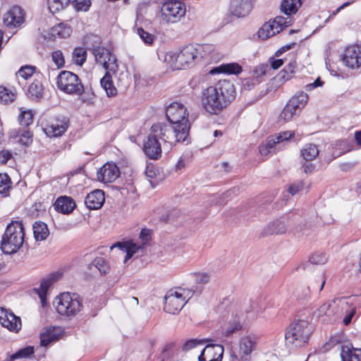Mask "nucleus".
<instances>
[{
	"mask_svg": "<svg viewBox=\"0 0 361 361\" xmlns=\"http://www.w3.org/2000/svg\"><path fill=\"white\" fill-rule=\"evenodd\" d=\"M257 339L255 336H247L243 337L240 341V361L250 360V355L256 348Z\"/></svg>",
	"mask_w": 361,
	"mask_h": 361,
	"instance_id": "4be33fe9",
	"label": "nucleus"
},
{
	"mask_svg": "<svg viewBox=\"0 0 361 361\" xmlns=\"http://www.w3.org/2000/svg\"><path fill=\"white\" fill-rule=\"evenodd\" d=\"M259 82L260 80L259 79H255L252 76L251 78H245L243 82V85L245 90H250Z\"/></svg>",
	"mask_w": 361,
	"mask_h": 361,
	"instance_id": "4d7b16f0",
	"label": "nucleus"
},
{
	"mask_svg": "<svg viewBox=\"0 0 361 361\" xmlns=\"http://www.w3.org/2000/svg\"><path fill=\"white\" fill-rule=\"evenodd\" d=\"M71 0H48V7L52 13L59 12L66 7Z\"/></svg>",
	"mask_w": 361,
	"mask_h": 361,
	"instance_id": "4c0bfd02",
	"label": "nucleus"
},
{
	"mask_svg": "<svg viewBox=\"0 0 361 361\" xmlns=\"http://www.w3.org/2000/svg\"><path fill=\"white\" fill-rule=\"evenodd\" d=\"M51 56L53 61L59 68L64 66L65 61L61 51L57 50L54 51Z\"/></svg>",
	"mask_w": 361,
	"mask_h": 361,
	"instance_id": "5fc2aeb1",
	"label": "nucleus"
},
{
	"mask_svg": "<svg viewBox=\"0 0 361 361\" xmlns=\"http://www.w3.org/2000/svg\"><path fill=\"white\" fill-rule=\"evenodd\" d=\"M92 263L102 274H106L109 271L110 267L107 262L103 257L95 258Z\"/></svg>",
	"mask_w": 361,
	"mask_h": 361,
	"instance_id": "a18cd8bd",
	"label": "nucleus"
},
{
	"mask_svg": "<svg viewBox=\"0 0 361 361\" xmlns=\"http://www.w3.org/2000/svg\"><path fill=\"white\" fill-rule=\"evenodd\" d=\"M301 5L300 0H283L281 10L284 14L290 17L291 14L295 13L298 11Z\"/></svg>",
	"mask_w": 361,
	"mask_h": 361,
	"instance_id": "473e14b6",
	"label": "nucleus"
},
{
	"mask_svg": "<svg viewBox=\"0 0 361 361\" xmlns=\"http://www.w3.org/2000/svg\"><path fill=\"white\" fill-rule=\"evenodd\" d=\"M224 347L219 344H207L198 357V361H221Z\"/></svg>",
	"mask_w": 361,
	"mask_h": 361,
	"instance_id": "aec40b11",
	"label": "nucleus"
},
{
	"mask_svg": "<svg viewBox=\"0 0 361 361\" xmlns=\"http://www.w3.org/2000/svg\"><path fill=\"white\" fill-rule=\"evenodd\" d=\"M325 284V280L324 279L323 276H319L318 278V283H316L314 284H312V288L313 289H318L319 291H321L323 288H324V286Z\"/></svg>",
	"mask_w": 361,
	"mask_h": 361,
	"instance_id": "0e129e2a",
	"label": "nucleus"
},
{
	"mask_svg": "<svg viewBox=\"0 0 361 361\" xmlns=\"http://www.w3.org/2000/svg\"><path fill=\"white\" fill-rule=\"evenodd\" d=\"M74 3L78 11H87L91 6V0H75Z\"/></svg>",
	"mask_w": 361,
	"mask_h": 361,
	"instance_id": "864d4df0",
	"label": "nucleus"
},
{
	"mask_svg": "<svg viewBox=\"0 0 361 361\" xmlns=\"http://www.w3.org/2000/svg\"><path fill=\"white\" fill-rule=\"evenodd\" d=\"M243 71L242 67L237 63H231L222 64L213 68L210 73H227V74H238Z\"/></svg>",
	"mask_w": 361,
	"mask_h": 361,
	"instance_id": "7c9ffc66",
	"label": "nucleus"
},
{
	"mask_svg": "<svg viewBox=\"0 0 361 361\" xmlns=\"http://www.w3.org/2000/svg\"><path fill=\"white\" fill-rule=\"evenodd\" d=\"M56 209L63 214H70L75 207L74 200L66 196H61L57 198L54 204Z\"/></svg>",
	"mask_w": 361,
	"mask_h": 361,
	"instance_id": "c85d7f7f",
	"label": "nucleus"
},
{
	"mask_svg": "<svg viewBox=\"0 0 361 361\" xmlns=\"http://www.w3.org/2000/svg\"><path fill=\"white\" fill-rule=\"evenodd\" d=\"M303 187H304L303 183L302 181H299L296 183L291 185L289 187L288 191L292 195H294L298 194L300 191L302 190Z\"/></svg>",
	"mask_w": 361,
	"mask_h": 361,
	"instance_id": "680f3d73",
	"label": "nucleus"
},
{
	"mask_svg": "<svg viewBox=\"0 0 361 361\" xmlns=\"http://www.w3.org/2000/svg\"><path fill=\"white\" fill-rule=\"evenodd\" d=\"M210 281V276L207 273H199L195 276V281L197 284L205 285Z\"/></svg>",
	"mask_w": 361,
	"mask_h": 361,
	"instance_id": "bf43d9fd",
	"label": "nucleus"
},
{
	"mask_svg": "<svg viewBox=\"0 0 361 361\" xmlns=\"http://www.w3.org/2000/svg\"><path fill=\"white\" fill-rule=\"evenodd\" d=\"M15 97L16 95L13 92L4 87H0V102L8 104L13 102L15 99Z\"/></svg>",
	"mask_w": 361,
	"mask_h": 361,
	"instance_id": "79ce46f5",
	"label": "nucleus"
},
{
	"mask_svg": "<svg viewBox=\"0 0 361 361\" xmlns=\"http://www.w3.org/2000/svg\"><path fill=\"white\" fill-rule=\"evenodd\" d=\"M139 238L141 240V245L134 243L133 240H128L123 243H116L111 247L113 250L115 247L119 248L123 252H126L124 262L130 259L135 253L142 252L145 245L150 240V230L143 228L140 231Z\"/></svg>",
	"mask_w": 361,
	"mask_h": 361,
	"instance_id": "9b49d317",
	"label": "nucleus"
},
{
	"mask_svg": "<svg viewBox=\"0 0 361 361\" xmlns=\"http://www.w3.org/2000/svg\"><path fill=\"white\" fill-rule=\"evenodd\" d=\"M111 72L110 71H106V74L100 80L101 85L108 97L115 96L117 94L116 88L113 84Z\"/></svg>",
	"mask_w": 361,
	"mask_h": 361,
	"instance_id": "2f4dec72",
	"label": "nucleus"
},
{
	"mask_svg": "<svg viewBox=\"0 0 361 361\" xmlns=\"http://www.w3.org/2000/svg\"><path fill=\"white\" fill-rule=\"evenodd\" d=\"M209 340H196V339H191V340H189L188 341H186L183 347H182V350L183 351H188L193 348H195L197 344H202L204 342H207L209 341Z\"/></svg>",
	"mask_w": 361,
	"mask_h": 361,
	"instance_id": "6e6d98bb",
	"label": "nucleus"
},
{
	"mask_svg": "<svg viewBox=\"0 0 361 361\" xmlns=\"http://www.w3.org/2000/svg\"><path fill=\"white\" fill-rule=\"evenodd\" d=\"M137 32L142 40L147 44H152L154 41V35L145 31L142 27L137 30Z\"/></svg>",
	"mask_w": 361,
	"mask_h": 361,
	"instance_id": "3c124183",
	"label": "nucleus"
},
{
	"mask_svg": "<svg viewBox=\"0 0 361 361\" xmlns=\"http://www.w3.org/2000/svg\"><path fill=\"white\" fill-rule=\"evenodd\" d=\"M43 87L42 83L38 80H35L30 84L28 88V94L31 97L39 99L42 97Z\"/></svg>",
	"mask_w": 361,
	"mask_h": 361,
	"instance_id": "ea45409f",
	"label": "nucleus"
},
{
	"mask_svg": "<svg viewBox=\"0 0 361 361\" xmlns=\"http://www.w3.org/2000/svg\"><path fill=\"white\" fill-rule=\"evenodd\" d=\"M35 68V66H25L19 69L17 74L25 80H27L33 75Z\"/></svg>",
	"mask_w": 361,
	"mask_h": 361,
	"instance_id": "8fccbe9b",
	"label": "nucleus"
},
{
	"mask_svg": "<svg viewBox=\"0 0 361 361\" xmlns=\"http://www.w3.org/2000/svg\"><path fill=\"white\" fill-rule=\"evenodd\" d=\"M290 24V17L276 16L274 20L265 23L262 25L258 31V36L262 39H266L279 33L284 27H288Z\"/></svg>",
	"mask_w": 361,
	"mask_h": 361,
	"instance_id": "f8f14e48",
	"label": "nucleus"
},
{
	"mask_svg": "<svg viewBox=\"0 0 361 361\" xmlns=\"http://www.w3.org/2000/svg\"><path fill=\"white\" fill-rule=\"evenodd\" d=\"M201 292L202 288H199L197 287L195 290L179 288L178 290V295H181V298L183 300H184V301H188L190 298H192L194 293L200 294Z\"/></svg>",
	"mask_w": 361,
	"mask_h": 361,
	"instance_id": "09e8293b",
	"label": "nucleus"
},
{
	"mask_svg": "<svg viewBox=\"0 0 361 361\" xmlns=\"http://www.w3.org/2000/svg\"><path fill=\"white\" fill-rule=\"evenodd\" d=\"M295 135L294 131H283L278 134H276V139L280 141V142L288 141L289 139L293 137Z\"/></svg>",
	"mask_w": 361,
	"mask_h": 361,
	"instance_id": "052dcab7",
	"label": "nucleus"
},
{
	"mask_svg": "<svg viewBox=\"0 0 361 361\" xmlns=\"http://www.w3.org/2000/svg\"><path fill=\"white\" fill-rule=\"evenodd\" d=\"M59 277V274H53L50 275L49 278L44 279L41 282L39 288L36 289L43 306L47 303V293L49 287L52 285L53 283L56 281Z\"/></svg>",
	"mask_w": 361,
	"mask_h": 361,
	"instance_id": "cd10ccee",
	"label": "nucleus"
},
{
	"mask_svg": "<svg viewBox=\"0 0 361 361\" xmlns=\"http://www.w3.org/2000/svg\"><path fill=\"white\" fill-rule=\"evenodd\" d=\"M71 32V29L70 26L63 23H59L51 29V35L55 37L66 38L70 36Z\"/></svg>",
	"mask_w": 361,
	"mask_h": 361,
	"instance_id": "e433bc0d",
	"label": "nucleus"
},
{
	"mask_svg": "<svg viewBox=\"0 0 361 361\" xmlns=\"http://www.w3.org/2000/svg\"><path fill=\"white\" fill-rule=\"evenodd\" d=\"M287 230V223L284 219H279L269 223L264 228L262 235L283 234Z\"/></svg>",
	"mask_w": 361,
	"mask_h": 361,
	"instance_id": "bb28decb",
	"label": "nucleus"
},
{
	"mask_svg": "<svg viewBox=\"0 0 361 361\" xmlns=\"http://www.w3.org/2000/svg\"><path fill=\"white\" fill-rule=\"evenodd\" d=\"M24 228L21 221H12L6 227L2 236L1 249L4 253H16L24 242Z\"/></svg>",
	"mask_w": 361,
	"mask_h": 361,
	"instance_id": "39448f33",
	"label": "nucleus"
},
{
	"mask_svg": "<svg viewBox=\"0 0 361 361\" xmlns=\"http://www.w3.org/2000/svg\"><path fill=\"white\" fill-rule=\"evenodd\" d=\"M34 353L33 347L28 346L22 349H20L16 353L11 355L8 359V361H13L19 358H25L30 356Z\"/></svg>",
	"mask_w": 361,
	"mask_h": 361,
	"instance_id": "a19ab883",
	"label": "nucleus"
},
{
	"mask_svg": "<svg viewBox=\"0 0 361 361\" xmlns=\"http://www.w3.org/2000/svg\"><path fill=\"white\" fill-rule=\"evenodd\" d=\"M251 9L252 5L249 0H232L231 2V12L238 18L248 15Z\"/></svg>",
	"mask_w": 361,
	"mask_h": 361,
	"instance_id": "a878e982",
	"label": "nucleus"
},
{
	"mask_svg": "<svg viewBox=\"0 0 361 361\" xmlns=\"http://www.w3.org/2000/svg\"><path fill=\"white\" fill-rule=\"evenodd\" d=\"M341 361H361V348H354L351 343L338 344Z\"/></svg>",
	"mask_w": 361,
	"mask_h": 361,
	"instance_id": "5701e85b",
	"label": "nucleus"
},
{
	"mask_svg": "<svg viewBox=\"0 0 361 361\" xmlns=\"http://www.w3.org/2000/svg\"><path fill=\"white\" fill-rule=\"evenodd\" d=\"M61 334V330L59 327L47 329L45 332L40 335V344L42 346H47L51 343L56 341Z\"/></svg>",
	"mask_w": 361,
	"mask_h": 361,
	"instance_id": "c756f323",
	"label": "nucleus"
},
{
	"mask_svg": "<svg viewBox=\"0 0 361 361\" xmlns=\"http://www.w3.org/2000/svg\"><path fill=\"white\" fill-rule=\"evenodd\" d=\"M18 136V142L23 145L28 146L32 142V133L28 130H19Z\"/></svg>",
	"mask_w": 361,
	"mask_h": 361,
	"instance_id": "c03bdc74",
	"label": "nucleus"
},
{
	"mask_svg": "<svg viewBox=\"0 0 361 361\" xmlns=\"http://www.w3.org/2000/svg\"><path fill=\"white\" fill-rule=\"evenodd\" d=\"M309 97L304 92H299L293 96L280 114V118L284 121H290L294 116L299 115L301 110L307 103Z\"/></svg>",
	"mask_w": 361,
	"mask_h": 361,
	"instance_id": "9d476101",
	"label": "nucleus"
},
{
	"mask_svg": "<svg viewBox=\"0 0 361 361\" xmlns=\"http://www.w3.org/2000/svg\"><path fill=\"white\" fill-rule=\"evenodd\" d=\"M343 301V299H338L324 302L314 312V317L324 322L330 321L336 314L335 307L338 306V302Z\"/></svg>",
	"mask_w": 361,
	"mask_h": 361,
	"instance_id": "6ab92c4d",
	"label": "nucleus"
},
{
	"mask_svg": "<svg viewBox=\"0 0 361 361\" xmlns=\"http://www.w3.org/2000/svg\"><path fill=\"white\" fill-rule=\"evenodd\" d=\"M174 135L173 128L166 123H159L152 125L150 133L143 146L146 156L153 160L159 159L162 151L159 140L163 142L164 149L169 151L176 142H179Z\"/></svg>",
	"mask_w": 361,
	"mask_h": 361,
	"instance_id": "7ed1b4c3",
	"label": "nucleus"
},
{
	"mask_svg": "<svg viewBox=\"0 0 361 361\" xmlns=\"http://www.w3.org/2000/svg\"><path fill=\"white\" fill-rule=\"evenodd\" d=\"M312 333V329L306 320H298L290 324L285 334L286 343L291 348L303 346Z\"/></svg>",
	"mask_w": 361,
	"mask_h": 361,
	"instance_id": "423d86ee",
	"label": "nucleus"
},
{
	"mask_svg": "<svg viewBox=\"0 0 361 361\" xmlns=\"http://www.w3.org/2000/svg\"><path fill=\"white\" fill-rule=\"evenodd\" d=\"M262 312V308L256 301H252L245 310V316L243 312L233 313L226 328L223 334L230 336L232 334L240 330L245 322H251L256 319Z\"/></svg>",
	"mask_w": 361,
	"mask_h": 361,
	"instance_id": "0eeeda50",
	"label": "nucleus"
},
{
	"mask_svg": "<svg viewBox=\"0 0 361 361\" xmlns=\"http://www.w3.org/2000/svg\"><path fill=\"white\" fill-rule=\"evenodd\" d=\"M280 143V141L276 139V135H275L269 138L265 145L275 152L276 150L279 149V147H277V145Z\"/></svg>",
	"mask_w": 361,
	"mask_h": 361,
	"instance_id": "13d9d810",
	"label": "nucleus"
},
{
	"mask_svg": "<svg viewBox=\"0 0 361 361\" xmlns=\"http://www.w3.org/2000/svg\"><path fill=\"white\" fill-rule=\"evenodd\" d=\"M119 169L115 164L106 163L98 171L97 179L105 183H111L119 176Z\"/></svg>",
	"mask_w": 361,
	"mask_h": 361,
	"instance_id": "412c9836",
	"label": "nucleus"
},
{
	"mask_svg": "<svg viewBox=\"0 0 361 361\" xmlns=\"http://www.w3.org/2000/svg\"><path fill=\"white\" fill-rule=\"evenodd\" d=\"M0 324L10 331L18 332L22 327L21 319L13 312L0 307Z\"/></svg>",
	"mask_w": 361,
	"mask_h": 361,
	"instance_id": "2eb2a0df",
	"label": "nucleus"
},
{
	"mask_svg": "<svg viewBox=\"0 0 361 361\" xmlns=\"http://www.w3.org/2000/svg\"><path fill=\"white\" fill-rule=\"evenodd\" d=\"M69 126V121L66 117L57 119L44 128L45 133L49 137H59L62 135Z\"/></svg>",
	"mask_w": 361,
	"mask_h": 361,
	"instance_id": "b1692460",
	"label": "nucleus"
},
{
	"mask_svg": "<svg viewBox=\"0 0 361 361\" xmlns=\"http://www.w3.org/2000/svg\"><path fill=\"white\" fill-rule=\"evenodd\" d=\"M164 300L165 312L173 314L179 312L187 302L178 295V290L168 292Z\"/></svg>",
	"mask_w": 361,
	"mask_h": 361,
	"instance_id": "f3484780",
	"label": "nucleus"
},
{
	"mask_svg": "<svg viewBox=\"0 0 361 361\" xmlns=\"http://www.w3.org/2000/svg\"><path fill=\"white\" fill-rule=\"evenodd\" d=\"M343 61L350 68H357L361 65V47L352 45L348 47L343 56Z\"/></svg>",
	"mask_w": 361,
	"mask_h": 361,
	"instance_id": "a211bd4d",
	"label": "nucleus"
},
{
	"mask_svg": "<svg viewBox=\"0 0 361 361\" xmlns=\"http://www.w3.org/2000/svg\"><path fill=\"white\" fill-rule=\"evenodd\" d=\"M319 155L317 146L314 144H307L301 149V156L306 161H311Z\"/></svg>",
	"mask_w": 361,
	"mask_h": 361,
	"instance_id": "f704fd0d",
	"label": "nucleus"
},
{
	"mask_svg": "<svg viewBox=\"0 0 361 361\" xmlns=\"http://www.w3.org/2000/svg\"><path fill=\"white\" fill-rule=\"evenodd\" d=\"M56 85L60 90L67 94L80 95L84 92V87L78 76L68 71L60 73Z\"/></svg>",
	"mask_w": 361,
	"mask_h": 361,
	"instance_id": "1a4fd4ad",
	"label": "nucleus"
},
{
	"mask_svg": "<svg viewBox=\"0 0 361 361\" xmlns=\"http://www.w3.org/2000/svg\"><path fill=\"white\" fill-rule=\"evenodd\" d=\"M32 228L34 237L36 240H44L49 234L47 225L42 221H36L33 224Z\"/></svg>",
	"mask_w": 361,
	"mask_h": 361,
	"instance_id": "72a5a7b5",
	"label": "nucleus"
},
{
	"mask_svg": "<svg viewBox=\"0 0 361 361\" xmlns=\"http://www.w3.org/2000/svg\"><path fill=\"white\" fill-rule=\"evenodd\" d=\"M54 302L57 312L67 317L76 315L82 307V300L75 293H63Z\"/></svg>",
	"mask_w": 361,
	"mask_h": 361,
	"instance_id": "6e6552de",
	"label": "nucleus"
},
{
	"mask_svg": "<svg viewBox=\"0 0 361 361\" xmlns=\"http://www.w3.org/2000/svg\"><path fill=\"white\" fill-rule=\"evenodd\" d=\"M11 188V181L10 177L6 173L0 174V194L7 196L9 190Z\"/></svg>",
	"mask_w": 361,
	"mask_h": 361,
	"instance_id": "58836bf2",
	"label": "nucleus"
},
{
	"mask_svg": "<svg viewBox=\"0 0 361 361\" xmlns=\"http://www.w3.org/2000/svg\"><path fill=\"white\" fill-rule=\"evenodd\" d=\"M20 124L27 127L33 122V115L31 111H23L19 116Z\"/></svg>",
	"mask_w": 361,
	"mask_h": 361,
	"instance_id": "49530a36",
	"label": "nucleus"
},
{
	"mask_svg": "<svg viewBox=\"0 0 361 361\" xmlns=\"http://www.w3.org/2000/svg\"><path fill=\"white\" fill-rule=\"evenodd\" d=\"M185 4L178 0L166 1L161 7V12L165 19L171 23L180 20L185 16Z\"/></svg>",
	"mask_w": 361,
	"mask_h": 361,
	"instance_id": "ddd939ff",
	"label": "nucleus"
},
{
	"mask_svg": "<svg viewBox=\"0 0 361 361\" xmlns=\"http://www.w3.org/2000/svg\"><path fill=\"white\" fill-rule=\"evenodd\" d=\"M12 157V154L11 152L8 150H2L0 152V159L1 163L6 164L8 160H9Z\"/></svg>",
	"mask_w": 361,
	"mask_h": 361,
	"instance_id": "e2e57ef3",
	"label": "nucleus"
},
{
	"mask_svg": "<svg viewBox=\"0 0 361 361\" xmlns=\"http://www.w3.org/2000/svg\"><path fill=\"white\" fill-rule=\"evenodd\" d=\"M327 261V257L324 253H314L310 257V262L313 264H324Z\"/></svg>",
	"mask_w": 361,
	"mask_h": 361,
	"instance_id": "603ef678",
	"label": "nucleus"
},
{
	"mask_svg": "<svg viewBox=\"0 0 361 361\" xmlns=\"http://www.w3.org/2000/svg\"><path fill=\"white\" fill-rule=\"evenodd\" d=\"M235 97L233 82L220 80L214 85L209 86L202 92L201 102L204 109L211 114H218Z\"/></svg>",
	"mask_w": 361,
	"mask_h": 361,
	"instance_id": "f03ea898",
	"label": "nucleus"
},
{
	"mask_svg": "<svg viewBox=\"0 0 361 361\" xmlns=\"http://www.w3.org/2000/svg\"><path fill=\"white\" fill-rule=\"evenodd\" d=\"M25 12L23 9L18 6H13L4 16V23L9 27H18L25 22Z\"/></svg>",
	"mask_w": 361,
	"mask_h": 361,
	"instance_id": "dca6fc26",
	"label": "nucleus"
},
{
	"mask_svg": "<svg viewBox=\"0 0 361 361\" xmlns=\"http://www.w3.org/2000/svg\"><path fill=\"white\" fill-rule=\"evenodd\" d=\"M353 308L344 317L343 322L345 325L350 324L353 318L361 312V298H354L353 300Z\"/></svg>",
	"mask_w": 361,
	"mask_h": 361,
	"instance_id": "c9c22d12",
	"label": "nucleus"
},
{
	"mask_svg": "<svg viewBox=\"0 0 361 361\" xmlns=\"http://www.w3.org/2000/svg\"><path fill=\"white\" fill-rule=\"evenodd\" d=\"M270 63H271V68L273 69H278L283 64V59H275L273 58L270 59Z\"/></svg>",
	"mask_w": 361,
	"mask_h": 361,
	"instance_id": "69168bd1",
	"label": "nucleus"
},
{
	"mask_svg": "<svg viewBox=\"0 0 361 361\" xmlns=\"http://www.w3.org/2000/svg\"><path fill=\"white\" fill-rule=\"evenodd\" d=\"M166 116L171 123L166 125L173 128L175 138L178 142H184L190 131L188 114L185 106L180 103L173 102L166 108Z\"/></svg>",
	"mask_w": 361,
	"mask_h": 361,
	"instance_id": "20e7f679",
	"label": "nucleus"
},
{
	"mask_svg": "<svg viewBox=\"0 0 361 361\" xmlns=\"http://www.w3.org/2000/svg\"><path fill=\"white\" fill-rule=\"evenodd\" d=\"M86 51L81 47L75 48L73 52V59L78 65H82L86 60Z\"/></svg>",
	"mask_w": 361,
	"mask_h": 361,
	"instance_id": "37998d69",
	"label": "nucleus"
},
{
	"mask_svg": "<svg viewBox=\"0 0 361 361\" xmlns=\"http://www.w3.org/2000/svg\"><path fill=\"white\" fill-rule=\"evenodd\" d=\"M104 200V192L101 190H95L86 196L85 204L90 209H98L103 205Z\"/></svg>",
	"mask_w": 361,
	"mask_h": 361,
	"instance_id": "393cba45",
	"label": "nucleus"
},
{
	"mask_svg": "<svg viewBox=\"0 0 361 361\" xmlns=\"http://www.w3.org/2000/svg\"><path fill=\"white\" fill-rule=\"evenodd\" d=\"M295 45V43H290V44H286L284 46H283L281 48H280L276 52V56H281L283 53H284L285 51L293 48Z\"/></svg>",
	"mask_w": 361,
	"mask_h": 361,
	"instance_id": "338daca9",
	"label": "nucleus"
},
{
	"mask_svg": "<svg viewBox=\"0 0 361 361\" xmlns=\"http://www.w3.org/2000/svg\"><path fill=\"white\" fill-rule=\"evenodd\" d=\"M92 53L97 63L102 64L106 71L116 72L118 68L116 58L111 55L108 49L103 47H97L93 49Z\"/></svg>",
	"mask_w": 361,
	"mask_h": 361,
	"instance_id": "4468645a",
	"label": "nucleus"
},
{
	"mask_svg": "<svg viewBox=\"0 0 361 361\" xmlns=\"http://www.w3.org/2000/svg\"><path fill=\"white\" fill-rule=\"evenodd\" d=\"M269 71H270V66L268 64H261L255 68L252 77L255 79H259L261 81L260 78Z\"/></svg>",
	"mask_w": 361,
	"mask_h": 361,
	"instance_id": "de8ad7c7",
	"label": "nucleus"
},
{
	"mask_svg": "<svg viewBox=\"0 0 361 361\" xmlns=\"http://www.w3.org/2000/svg\"><path fill=\"white\" fill-rule=\"evenodd\" d=\"M302 169H303V171L305 173H312L314 170L315 166H314V164L310 163L309 161H306L302 165Z\"/></svg>",
	"mask_w": 361,
	"mask_h": 361,
	"instance_id": "774afa93",
	"label": "nucleus"
},
{
	"mask_svg": "<svg viewBox=\"0 0 361 361\" xmlns=\"http://www.w3.org/2000/svg\"><path fill=\"white\" fill-rule=\"evenodd\" d=\"M209 44H189L178 53L173 51L158 54L159 59L172 69H185L194 66L211 51Z\"/></svg>",
	"mask_w": 361,
	"mask_h": 361,
	"instance_id": "f257e3e1",
	"label": "nucleus"
}]
</instances>
